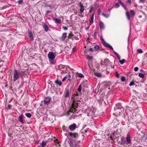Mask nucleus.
<instances>
[{"label": "nucleus", "instance_id": "nucleus-1", "mask_svg": "<svg viewBox=\"0 0 147 147\" xmlns=\"http://www.w3.org/2000/svg\"><path fill=\"white\" fill-rule=\"evenodd\" d=\"M13 80L14 82H15L16 80L19 79L20 77L22 76V73L18 71L17 69H15L13 73Z\"/></svg>", "mask_w": 147, "mask_h": 147}, {"label": "nucleus", "instance_id": "nucleus-2", "mask_svg": "<svg viewBox=\"0 0 147 147\" xmlns=\"http://www.w3.org/2000/svg\"><path fill=\"white\" fill-rule=\"evenodd\" d=\"M18 62V64L20 66V69L22 70H24L25 69L24 67H27V65L26 63V62L25 60L23 59L19 58L17 61Z\"/></svg>", "mask_w": 147, "mask_h": 147}, {"label": "nucleus", "instance_id": "nucleus-3", "mask_svg": "<svg viewBox=\"0 0 147 147\" xmlns=\"http://www.w3.org/2000/svg\"><path fill=\"white\" fill-rule=\"evenodd\" d=\"M78 106V100H74L72 103L71 109H70L69 112L74 113L77 111L76 108Z\"/></svg>", "mask_w": 147, "mask_h": 147}, {"label": "nucleus", "instance_id": "nucleus-4", "mask_svg": "<svg viewBox=\"0 0 147 147\" xmlns=\"http://www.w3.org/2000/svg\"><path fill=\"white\" fill-rule=\"evenodd\" d=\"M127 136L126 141L123 138H121V140L122 142L124 143H126L127 145H130L131 143V142L130 136L129 134H127Z\"/></svg>", "mask_w": 147, "mask_h": 147}, {"label": "nucleus", "instance_id": "nucleus-5", "mask_svg": "<svg viewBox=\"0 0 147 147\" xmlns=\"http://www.w3.org/2000/svg\"><path fill=\"white\" fill-rule=\"evenodd\" d=\"M130 107L133 110H135L138 108V106L137 104L136 100H131L130 102Z\"/></svg>", "mask_w": 147, "mask_h": 147}, {"label": "nucleus", "instance_id": "nucleus-6", "mask_svg": "<svg viewBox=\"0 0 147 147\" xmlns=\"http://www.w3.org/2000/svg\"><path fill=\"white\" fill-rule=\"evenodd\" d=\"M49 61L52 63H54L53 60L55 58V57L53 52H49L48 55Z\"/></svg>", "mask_w": 147, "mask_h": 147}, {"label": "nucleus", "instance_id": "nucleus-7", "mask_svg": "<svg viewBox=\"0 0 147 147\" xmlns=\"http://www.w3.org/2000/svg\"><path fill=\"white\" fill-rule=\"evenodd\" d=\"M134 118L136 122H140L142 119L141 115L138 114H136L134 116Z\"/></svg>", "mask_w": 147, "mask_h": 147}, {"label": "nucleus", "instance_id": "nucleus-8", "mask_svg": "<svg viewBox=\"0 0 147 147\" xmlns=\"http://www.w3.org/2000/svg\"><path fill=\"white\" fill-rule=\"evenodd\" d=\"M103 63L105 64V65L107 67H112L111 62L108 59H105L104 60Z\"/></svg>", "mask_w": 147, "mask_h": 147}, {"label": "nucleus", "instance_id": "nucleus-9", "mask_svg": "<svg viewBox=\"0 0 147 147\" xmlns=\"http://www.w3.org/2000/svg\"><path fill=\"white\" fill-rule=\"evenodd\" d=\"M69 134L71 137H73L75 138H77L78 137V134L76 132H69Z\"/></svg>", "mask_w": 147, "mask_h": 147}, {"label": "nucleus", "instance_id": "nucleus-10", "mask_svg": "<svg viewBox=\"0 0 147 147\" xmlns=\"http://www.w3.org/2000/svg\"><path fill=\"white\" fill-rule=\"evenodd\" d=\"M76 128V125L75 123H73L72 124L70 125L69 127V129L71 131H74Z\"/></svg>", "mask_w": 147, "mask_h": 147}, {"label": "nucleus", "instance_id": "nucleus-11", "mask_svg": "<svg viewBox=\"0 0 147 147\" xmlns=\"http://www.w3.org/2000/svg\"><path fill=\"white\" fill-rule=\"evenodd\" d=\"M51 99V98L49 97H46L44 100L45 104L46 105L49 104Z\"/></svg>", "mask_w": 147, "mask_h": 147}, {"label": "nucleus", "instance_id": "nucleus-12", "mask_svg": "<svg viewBox=\"0 0 147 147\" xmlns=\"http://www.w3.org/2000/svg\"><path fill=\"white\" fill-rule=\"evenodd\" d=\"M20 72L22 73V75L24 76L29 75V72L28 70L27 69H26L24 71L22 70Z\"/></svg>", "mask_w": 147, "mask_h": 147}, {"label": "nucleus", "instance_id": "nucleus-13", "mask_svg": "<svg viewBox=\"0 0 147 147\" xmlns=\"http://www.w3.org/2000/svg\"><path fill=\"white\" fill-rule=\"evenodd\" d=\"M55 83L59 86H61L62 84L61 81L58 79H57L55 81Z\"/></svg>", "mask_w": 147, "mask_h": 147}, {"label": "nucleus", "instance_id": "nucleus-14", "mask_svg": "<svg viewBox=\"0 0 147 147\" xmlns=\"http://www.w3.org/2000/svg\"><path fill=\"white\" fill-rule=\"evenodd\" d=\"M67 36V33L64 32L62 34V36L60 39V40L61 41H63L65 39Z\"/></svg>", "mask_w": 147, "mask_h": 147}, {"label": "nucleus", "instance_id": "nucleus-15", "mask_svg": "<svg viewBox=\"0 0 147 147\" xmlns=\"http://www.w3.org/2000/svg\"><path fill=\"white\" fill-rule=\"evenodd\" d=\"M122 108L121 103L120 102L116 104L115 106L114 107L115 109H121Z\"/></svg>", "mask_w": 147, "mask_h": 147}, {"label": "nucleus", "instance_id": "nucleus-16", "mask_svg": "<svg viewBox=\"0 0 147 147\" xmlns=\"http://www.w3.org/2000/svg\"><path fill=\"white\" fill-rule=\"evenodd\" d=\"M58 67L59 68V69L62 71H64V69H66L67 67H65V65H62L61 64L58 65Z\"/></svg>", "mask_w": 147, "mask_h": 147}, {"label": "nucleus", "instance_id": "nucleus-17", "mask_svg": "<svg viewBox=\"0 0 147 147\" xmlns=\"http://www.w3.org/2000/svg\"><path fill=\"white\" fill-rule=\"evenodd\" d=\"M82 85L84 88H88V83L87 81H85L82 82Z\"/></svg>", "mask_w": 147, "mask_h": 147}, {"label": "nucleus", "instance_id": "nucleus-18", "mask_svg": "<svg viewBox=\"0 0 147 147\" xmlns=\"http://www.w3.org/2000/svg\"><path fill=\"white\" fill-rule=\"evenodd\" d=\"M81 37V35L79 33H78L77 34L76 36H73V38H74L76 40H78L79 39V38H80Z\"/></svg>", "mask_w": 147, "mask_h": 147}, {"label": "nucleus", "instance_id": "nucleus-19", "mask_svg": "<svg viewBox=\"0 0 147 147\" xmlns=\"http://www.w3.org/2000/svg\"><path fill=\"white\" fill-rule=\"evenodd\" d=\"M103 44L105 47L109 48L113 51V48L110 45L107 43L106 42H105Z\"/></svg>", "mask_w": 147, "mask_h": 147}, {"label": "nucleus", "instance_id": "nucleus-20", "mask_svg": "<svg viewBox=\"0 0 147 147\" xmlns=\"http://www.w3.org/2000/svg\"><path fill=\"white\" fill-rule=\"evenodd\" d=\"M99 25L100 29H104V28L105 26L104 24L102 22L99 21Z\"/></svg>", "mask_w": 147, "mask_h": 147}, {"label": "nucleus", "instance_id": "nucleus-21", "mask_svg": "<svg viewBox=\"0 0 147 147\" xmlns=\"http://www.w3.org/2000/svg\"><path fill=\"white\" fill-rule=\"evenodd\" d=\"M24 116L23 114L21 115L19 117V121L20 122H21L22 123H24L23 122V118Z\"/></svg>", "mask_w": 147, "mask_h": 147}, {"label": "nucleus", "instance_id": "nucleus-22", "mask_svg": "<svg viewBox=\"0 0 147 147\" xmlns=\"http://www.w3.org/2000/svg\"><path fill=\"white\" fill-rule=\"evenodd\" d=\"M47 141H43L42 142L40 143V145L42 147H45L47 143Z\"/></svg>", "mask_w": 147, "mask_h": 147}, {"label": "nucleus", "instance_id": "nucleus-23", "mask_svg": "<svg viewBox=\"0 0 147 147\" xmlns=\"http://www.w3.org/2000/svg\"><path fill=\"white\" fill-rule=\"evenodd\" d=\"M69 90L68 89H66L65 90V98L68 97L69 96Z\"/></svg>", "mask_w": 147, "mask_h": 147}, {"label": "nucleus", "instance_id": "nucleus-24", "mask_svg": "<svg viewBox=\"0 0 147 147\" xmlns=\"http://www.w3.org/2000/svg\"><path fill=\"white\" fill-rule=\"evenodd\" d=\"M54 142L56 143V146L57 147H59L60 146V144H59L60 142L59 141L58 139H56L54 140Z\"/></svg>", "mask_w": 147, "mask_h": 147}, {"label": "nucleus", "instance_id": "nucleus-25", "mask_svg": "<svg viewBox=\"0 0 147 147\" xmlns=\"http://www.w3.org/2000/svg\"><path fill=\"white\" fill-rule=\"evenodd\" d=\"M80 13L81 14L84 11V8L83 7V5L82 4H81L80 6Z\"/></svg>", "mask_w": 147, "mask_h": 147}, {"label": "nucleus", "instance_id": "nucleus-26", "mask_svg": "<svg viewBox=\"0 0 147 147\" xmlns=\"http://www.w3.org/2000/svg\"><path fill=\"white\" fill-rule=\"evenodd\" d=\"M94 13H92L91 18V19L90 21V25H92L94 22Z\"/></svg>", "mask_w": 147, "mask_h": 147}, {"label": "nucleus", "instance_id": "nucleus-27", "mask_svg": "<svg viewBox=\"0 0 147 147\" xmlns=\"http://www.w3.org/2000/svg\"><path fill=\"white\" fill-rule=\"evenodd\" d=\"M53 19L56 22L59 24H60L61 23V20L60 19H58L57 18H54Z\"/></svg>", "mask_w": 147, "mask_h": 147}, {"label": "nucleus", "instance_id": "nucleus-28", "mask_svg": "<svg viewBox=\"0 0 147 147\" xmlns=\"http://www.w3.org/2000/svg\"><path fill=\"white\" fill-rule=\"evenodd\" d=\"M43 27L45 31L46 32L48 31L49 28L47 25H46L45 24H44V25H43Z\"/></svg>", "mask_w": 147, "mask_h": 147}, {"label": "nucleus", "instance_id": "nucleus-29", "mask_svg": "<svg viewBox=\"0 0 147 147\" xmlns=\"http://www.w3.org/2000/svg\"><path fill=\"white\" fill-rule=\"evenodd\" d=\"M126 15L128 20H129L131 19V17L129 15V12L128 11H127L126 12Z\"/></svg>", "mask_w": 147, "mask_h": 147}, {"label": "nucleus", "instance_id": "nucleus-30", "mask_svg": "<svg viewBox=\"0 0 147 147\" xmlns=\"http://www.w3.org/2000/svg\"><path fill=\"white\" fill-rule=\"evenodd\" d=\"M115 134L113 133V134H111V136H110V138L112 140H113V141H114V140L116 138V137H114V135Z\"/></svg>", "mask_w": 147, "mask_h": 147}, {"label": "nucleus", "instance_id": "nucleus-31", "mask_svg": "<svg viewBox=\"0 0 147 147\" xmlns=\"http://www.w3.org/2000/svg\"><path fill=\"white\" fill-rule=\"evenodd\" d=\"M130 13L131 14V16L132 17H134L135 14V12L133 10H130Z\"/></svg>", "mask_w": 147, "mask_h": 147}, {"label": "nucleus", "instance_id": "nucleus-32", "mask_svg": "<svg viewBox=\"0 0 147 147\" xmlns=\"http://www.w3.org/2000/svg\"><path fill=\"white\" fill-rule=\"evenodd\" d=\"M74 36V35L72 34L71 32H70L68 34V39H70L71 38L73 37Z\"/></svg>", "mask_w": 147, "mask_h": 147}, {"label": "nucleus", "instance_id": "nucleus-33", "mask_svg": "<svg viewBox=\"0 0 147 147\" xmlns=\"http://www.w3.org/2000/svg\"><path fill=\"white\" fill-rule=\"evenodd\" d=\"M77 98H78L77 97H76V95L75 94H73L71 97V99L73 100V101L75 100H76V99Z\"/></svg>", "mask_w": 147, "mask_h": 147}, {"label": "nucleus", "instance_id": "nucleus-34", "mask_svg": "<svg viewBox=\"0 0 147 147\" xmlns=\"http://www.w3.org/2000/svg\"><path fill=\"white\" fill-rule=\"evenodd\" d=\"M113 52L117 56L118 59L119 60V61L120 60H121V58L119 55L116 52L114 51H113Z\"/></svg>", "mask_w": 147, "mask_h": 147}, {"label": "nucleus", "instance_id": "nucleus-35", "mask_svg": "<svg viewBox=\"0 0 147 147\" xmlns=\"http://www.w3.org/2000/svg\"><path fill=\"white\" fill-rule=\"evenodd\" d=\"M113 52L117 56L118 59L119 60V61L120 60H121V58L119 55L116 52L114 51H113Z\"/></svg>", "mask_w": 147, "mask_h": 147}, {"label": "nucleus", "instance_id": "nucleus-36", "mask_svg": "<svg viewBox=\"0 0 147 147\" xmlns=\"http://www.w3.org/2000/svg\"><path fill=\"white\" fill-rule=\"evenodd\" d=\"M94 75L98 77H100L102 75L101 74L99 73H94Z\"/></svg>", "mask_w": 147, "mask_h": 147}, {"label": "nucleus", "instance_id": "nucleus-37", "mask_svg": "<svg viewBox=\"0 0 147 147\" xmlns=\"http://www.w3.org/2000/svg\"><path fill=\"white\" fill-rule=\"evenodd\" d=\"M87 59L89 60H92L93 59V57L92 56L88 55L86 57Z\"/></svg>", "mask_w": 147, "mask_h": 147}, {"label": "nucleus", "instance_id": "nucleus-38", "mask_svg": "<svg viewBox=\"0 0 147 147\" xmlns=\"http://www.w3.org/2000/svg\"><path fill=\"white\" fill-rule=\"evenodd\" d=\"M94 49L95 51L98 50L99 49V47L97 45H96L94 47Z\"/></svg>", "mask_w": 147, "mask_h": 147}, {"label": "nucleus", "instance_id": "nucleus-39", "mask_svg": "<svg viewBox=\"0 0 147 147\" xmlns=\"http://www.w3.org/2000/svg\"><path fill=\"white\" fill-rule=\"evenodd\" d=\"M25 115L29 118H30L31 117L32 115L30 113H27L25 114Z\"/></svg>", "mask_w": 147, "mask_h": 147}, {"label": "nucleus", "instance_id": "nucleus-40", "mask_svg": "<svg viewBox=\"0 0 147 147\" xmlns=\"http://www.w3.org/2000/svg\"><path fill=\"white\" fill-rule=\"evenodd\" d=\"M138 76L139 77L143 78L144 77V74H142L141 73H139V74Z\"/></svg>", "mask_w": 147, "mask_h": 147}, {"label": "nucleus", "instance_id": "nucleus-41", "mask_svg": "<svg viewBox=\"0 0 147 147\" xmlns=\"http://www.w3.org/2000/svg\"><path fill=\"white\" fill-rule=\"evenodd\" d=\"M82 90V84H80L77 89V91L79 92H81Z\"/></svg>", "mask_w": 147, "mask_h": 147}, {"label": "nucleus", "instance_id": "nucleus-42", "mask_svg": "<svg viewBox=\"0 0 147 147\" xmlns=\"http://www.w3.org/2000/svg\"><path fill=\"white\" fill-rule=\"evenodd\" d=\"M102 16L106 18H108L109 16V14H105L104 13H102Z\"/></svg>", "mask_w": 147, "mask_h": 147}, {"label": "nucleus", "instance_id": "nucleus-43", "mask_svg": "<svg viewBox=\"0 0 147 147\" xmlns=\"http://www.w3.org/2000/svg\"><path fill=\"white\" fill-rule=\"evenodd\" d=\"M131 2V0H126V3L129 5H130Z\"/></svg>", "mask_w": 147, "mask_h": 147}, {"label": "nucleus", "instance_id": "nucleus-44", "mask_svg": "<svg viewBox=\"0 0 147 147\" xmlns=\"http://www.w3.org/2000/svg\"><path fill=\"white\" fill-rule=\"evenodd\" d=\"M125 61V60L124 59H123L119 61V62L121 64H123L124 63Z\"/></svg>", "mask_w": 147, "mask_h": 147}, {"label": "nucleus", "instance_id": "nucleus-45", "mask_svg": "<svg viewBox=\"0 0 147 147\" xmlns=\"http://www.w3.org/2000/svg\"><path fill=\"white\" fill-rule=\"evenodd\" d=\"M18 4H22L23 3V0H19L17 2Z\"/></svg>", "mask_w": 147, "mask_h": 147}, {"label": "nucleus", "instance_id": "nucleus-46", "mask_svg": "<svg viewBox=\"0 0 147 147\" xmlns=\"http://www.w3.org/2000/svg\"><path fill=\"white\" fill-rule=\"evenodd\" d=\"M137 51L138 53H139L141 54V53H143L142 50L141 49H138Z\"/></svg>", "mask_w": 147, "mask_h": 147}, {"label": "nucleus", "instance_id": "nucleus-47", "mask_svg": "<svg viewBox=\"0 0 147 147\" xmlns=\"http://www.w3.org/2000/svg\"><path fill=\"white\" fill-rule=\"evenodd\" d=\"M121 5H122V6H123V8H124V9L125 10L127 9V6L126 5H125L123 3H121Z\"/></svg>", "mask_w": 147, "mask_h": 147}, {"label": "nucleus", "instance_id": "nucleus-48", "mask_svg": "<svg viewBox=\"0 0 147 147\" xmlns=\"http://www.w3.org/2000/svg\"><path fill=\"white\" fill-rule=\"evenodd\" d=\"M121 82H124L125 81V77L124 76H122L121 77Z\"/></svg>", "mask_w": 147, "mask_h": 147}, {"label": "nucleus", "instance_id": "nucleus-49", "mask_svg": "<svg viewBox=\"0 0 147 147\" xmlns=\"http://www.w3.org/2000/svg\"><path fill=\"white\" fill-rule=\"evenodd\" d=\"M135 84V83L133 81H132L129 84V86H132L134 85Z\"/></svg>", "mask_w": 147, "mask_h": 147}, {"label": "nucleus", "instance_id": "nucleus-50", "mask_svg": "<svg viewBox=\"0 0 147 147\" xmlns=\"http://www.w3.org/2000/svg\"><path fill=\"white\" fill-rule=\"evenodd\" d=\"M97 32L95 31L94 32V34L93 36L94 37V38L96 39V38Z\"/></svg>", "mask_w": 147, "mask_h": 147}, {"label": "nucleus", "instance_id": "nucleus-51", "mask_svg": "<svg viewBox=\"0 0 147 147\" xmlns=\"http://www.w3.org/2000/svg\"><path fill=\"white\" fill-rule=\"evenodd\" d=\"M100 39L102 43L103 44L105 42V41L102 36L100 37Z\"/></svg>", "mask_w": 147, "mask_h": 147}, {"label": "nucleus", "instance_id": "nucleus-52", "mask_svg": "<svg viewBox=\"0 0 147 147\" xmlns=\"http://www.w3.org/2000/svg\"><path fill=\"white\" fill-rule=\"evenodd\" d=\"M78 77H80V78H82L83 77H84V76L83 75L81 74V73H79V74H78Z\"/></svg>", "mask_w": 147, "mask_h": 147}, {"label": "nucleus", "instance_id": "nucleus-53", "mask_svg": "<svg viewBox=\"0 0 147 147\" xmlns=\"http://www.w3.org/2000/svg\"><path fill=\"white\" fill-rule=\"evenodd\" d=\"M140 123V122H138V123L137 124H136V127H137V128H138V129H139V128H140V126H139V124L140 123Z\"/></svg>", "mask_w": 147, "mask_h": 147}, {"label": "nucleus", "instance_id": "nucleus-54", "mask_svg": "<svg viewBox=\"0 0 147 147\" xmlns=\"http://www.w3.org/2000/svg\"><path fill=\"white\" fill-rule=\"evenodd\" d=\"M115 74H116V77L117 78H119V73L117 71L115 72Z\"/></svg>", "mask_w": 147, "mask_h": 147}, {"label": "nucleus", "instance_id": "nucleus-55", "mask_svg": "<svg viewBox=\"0 0 147 147\" xmlns=\"http://www.w3.org/2000/svg\"><path fill=\"white\" fill-rule=\"evenodd\" d=\"M65 77L67 79V78H70L71 77V75H70V74H67L66 75V76H65Z\"/></svg>", "mask_w": 147, "mask_h": 147}, {"label": "nucleus", "instance_id": "nucleus-56", "mask_svg": "<svg viewBox=\"0 0 147 147\" xmlns=\"http://www.w3.org/2000/svg\"><path fill=\"white\" fill-rule=\"evenodd\" d=\"M28 35L29 36V37L30 36H33L32 33L31 32H28Z\"/></svg>", "mask_w": 147, "mask_h": 147}, {"label": "nucleus", "instance_id": "nucleus-57", "mask_svg": "<svg viewBox=\"0 0 147 147\" xmlns=\"http://www.w3.org/2000/svg\"><path fill=\"white\" fill-rule=\"evenodd\" d=\"M12 107V106L10 104H9L8 105V109H10Z\"/></svg>", "mask_w": 147, "mask_h": 147}, {"label": "nucleus", "instance_id": "nucleus-58", "mask_svg": "<svg viewBox=\"0 0 147 147\" xmlns=\"http://www.w3.org/2000/svg\"><path fill=\"white\" fill-rule=\"evenodd\" d=\"M94 8V7H93L92 6L91 7H90V8L89 10V12H91L92 10V9H93Z\"/></svg>", "mask_w": 147, "mask_h": 147}, {"label": "nucleus", "instance_id": "nucleus-59", "mask_svg": "<svg viewBox=\"0 0 147 147\" xmlns=\"http://www.w3.org/2000/svg\"><path fill=\"white\" fill-rule=\"evenodd\" d=\"M89 51L92 52L94 51V50L92 48H90L89 49Z\"/></svg>", "mask_w": 147, "mask_h": 147}, {"label": "nucleus", "instance_id": "nucleus-60", "mask_svg": "<svg viewBox=\"0 0 147 147\" xmlns=\"http://www.w3.org/2000/svg\"><path fill=\"white\" fill-rule=\"evenodd\" d=\"M139 68L138 67H136L134 68V70L135 71H137L138 70Z\"/></svg>", "mask_w": 147, "mask_h": 147}, {"label": "nucleus", "instance_id": "nucleus-61", "mask_svg": "<svg viewBox=\"0 0 147 147\" xmlns=\"http://www.w3.org/2000/svg\"><path fill=\"white\" fill-rule=\"evenodd\" d=\"M142 66H144L146 65V63L144 60L142 61Z\"/></svg>", "mask_w": 147, "mask_h": 147}, {"label": "nucleus", "instance_id": "nucleus-62", "mask_svg": "<svg viewBox=\"0 0 147 147\" xmlns=\"http://www.w3.org/2000/svg\"><path fill=\"white\" fill-rule=\"evenodd\" d=\"M30 40H33L34 39V38H33V36H30Z\"/></svg>", "mask_w": 147, "mask_h": 147}, {"label": "nucleus", "instance_id": "nucleus-63", "mask_svg": "<svg viewBox=\"0 0 147 147\" xmlns=\"http://www.w3.org/2000/svg\"><path fill=\"white\" fill-rule=\"evenodd\" d=\"M101 11L100 10V8L98 9V14H100V13L101 12Z\"/></svg>", "mask_w": 147, "mask_h": 147}, {"label": "nucleus", "instance_id": "nucleus-64", "mask_svg": "<svg viewBox=\"0 0 147 147\" xmlns=\"http://www.w3.org/2000/svg\"><path fill=\"white\" fill-rule=\"evenodd\" d=\"M63 28L65 30H67L68 29L67 27L65 26H63Z\"/></svg>", "mask_w": 147, "mask_h": 147}]
</instances>
